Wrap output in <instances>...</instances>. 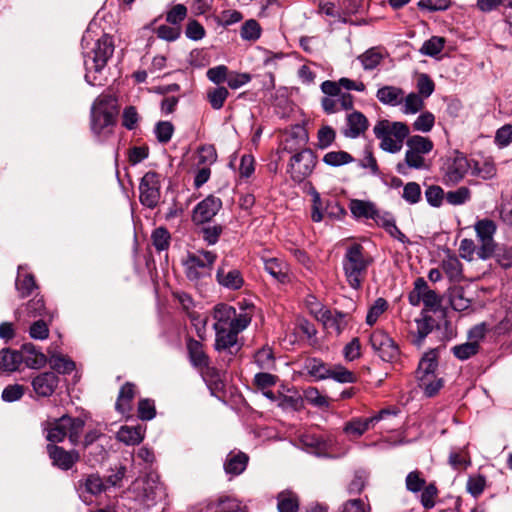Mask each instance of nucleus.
<instances>
[{"label":"nucleus","mask_w":512,"mask_h":512,"mask_svg":"<svg viewBox=\"0 0 512 512\" xmlns=\"http://www.w3.org/2000/svg\"><path fill=\"white\" fill-rule=\"evenodd\" d=\"M277 509L279 512H298L299 498L296 493L286 490L277 495Z\"/></svg>","instance_id":"41"},{"label":"nucleus","mask_w":512,"mask_h":512,"mask_svg":"<svg viewBox=\"0 0 512 512\" xmlns=\"http://www.w3.org/2000/svg\"><path fill=\"white\" fill-rule=\"evenodd\" d=\"M466 488L474 498H478L486 488L485 476L481 474L470 476L467 480Z\"/></svg>","instance_id":"64"},{"label":"nucleus","mask_w":512,"mask_h":512,"mask_svg":"<svg viewBox=\"0 0 512 512\" xmlns=\"http://www.w3.org/2000/svg\"><path fill=\"white\" fill-rule=\"evenodd\" d=\"M230 70L226 65H218L212 68H209L206 72V76L209 81L216 84L217 86H221L222 83L228 81Z\"/></svg>","instance_id":"63"},{"label":"nucleus","mask_w":512,"mask_h":512,"mask_svg":"<svg viewBox=\"0 0 512 512\" xmlns=\"http://www.w3.org/2000/svg\"><path fill=\"white\" fill-rule=\"evenodd\" d=\"M402 198L409 204H417L422 198L421 187L417 182H408L403 187Z\"/></svg>","instance_id":"61"},{"label":"nucleus","mask_w":512,"mask_h":512,"mask_svg":"<svg viewBox=\"0 0 512 512\" xmlns=\"http://www.w3.org/2000/svg\"><path fill=\"white\" fill-rule=\"evenodd\" d=\"M329 378L339 383H355L357 381L355 373L341 365L330 366Z\"/></svg>","instance_id":"52"},{"label":"nucleus","mask_w":512,"mask_h":512,"mask_svg":"<svg viewBox=\"0 0 512 512\" xmlns=\"http://www.w3.org/2000/svg\"><path fill=\"white\" fill-rule=\"evenodd\" d=\"M406 146L411 151L424 157V155L429 154L433 150L434 144L428 137L412 135L407 137Z\"/></svg>","instance_id":"42"},{"label":"nucleus","mask_w":512,"mask_h":512,"mask_svg":"<svg viewBox=\"0 0 512 512\" xmlns=\"http://www.w3.org/2000/svg\"><path fill=\"white\" fill-rule=\"evenodd\" d=\"M114 49L112 37L105 34L96 41L92 51L85 56V79L90 85H95L96 81V77L91 78V71L101 72L112 57Z\"/></svg>","instance_id":"5"},{"label":"nucleus","mask_w":512,"mask_h":512,"mask_svg":"<svg viewBox=\"0 0 512 512\" xmlns=\"http://www.w3.org/2000/svg\"><path fill=\"white\" fill-rule=\"evenodd\" d=\"M233 316H235V308L228 304L220 303L213 309V318L216 321L214 325L222 327L230 326Z\"/></svg>","instance_id":"47"},{"label":"nucleus","mask_w":512,"mask_h":512,"mask_svg":"<svg viewBox=\"0 0 512 512\" xmlns=\"http://www.w3.org/2000/svg\"><path fill=\"white\" fill-rule=\"evenodd\" d=\"M396 169L398 173L405 175L407 169L424 170L428 169V165L422 155L407 148L404 162L398 163Z\"/></svg>","instance_id":"36"},{"label":"nucleus","mask_w":512,"mask_h":512,"mask_svg":"<svg viewBox=\"0 0 512 512\" xmlns=\"http://www.w3.org/2000/svg\"><path fill=\"white\" fill-rule=\"evenodd\" d=\"M471 175L483 180H490L497 174L496 165L492 159L486 158L482 161H471Z\"/></svg>","instance_id":"37"},{"label":"nucleus","mask_w":512,"mask_h":512,"mask_svg":"<svg viewBox=\"0 0 512 512\" xmlns=\"http://www.w3.org/2000/svg\"><path fill=\"white\" fill-rule=\"evenodd\" d=\"M23 363V354L17 350L4 348L0 350V370L14 372Z\"/></svg>","instance_id":"34"},{"label":"nucleus","mask_w":512,"mask_h":512,"mask_svg":"<svg viewBox=\"0 0 512 512\" xmlns=\"http://www.w3.org/2000/svg\"><path fill=\"white\" fill-rule=\"evenodd\" d=\"M15 286L21 298L28 297L38 288L34 276L30 273L19 275L16 279Z\"/></svg>","instance_id":"49"},{"label":"nucleus","mask_w":512,"mask_h":512,"mask_svg":"<svg viewBox=\"0 0 512 512\" xmlns=\"http://www.w3.org/2000/svg\"><path fill=\"white\" fill-rule=\"evenodd\" d=\"M49 321L47 318H40L32 323L29 329V335L36 340H45L49 336Z\"/></svg>","instance_id":"62"},{"label":"nucleus","mask_w":512,"mask_h":512,"mask_svg":"<svg viewBox=\"0 0 512 512\" xmlns=\"http://www.w3.org/2000/svg\"><path fill=\"white\" fill-rule=\"evenodd\" d=\"M217 282L230 290H239L244 284V279L238 269H227L226 262L223 261L216 273Z\"/></svg>","instance_id":"22"},{"label":"nucleus","mask_w":512,"mask_h":512,"mask_svg":"<svg viewBox=\"0 0 512 512\" xmlns=\"http://www.w3.org/2000/svg\"><path fill=\"white\" fill-rule=\"evenodd\" d=\"M308 139L306 129L300 125H295L283 133L281 149L294 155L301 150L309 149L306 147Z\"/></svg>","instance_id":"14"},{"label":"nucleus","mask_w":512,"mask_h":512,"mask_svg":"<svg viewBox=\"0 0 512 512\" xmlns=\"http://www.w3.org/2000/svg\"><path fill=\"white\" fill-rule=\"evenodd\" d=\"M318 318L323 322L325 328L333 330L339 335L347 327L350 315L337 310L321 308Z\"/></svg>","instance_id":"19"},{"label":"nucleus","mask_w":512,"mask_h":512,"mask_svg":"<svg viewBox=\"0 0 512 512\" xmlns=\"http://www.w3.org/2000/svg\"><path fill=\"white\" fill-rule=\"evenodd\" d=\"M119 441L126 445H137L144 439V430L138 426H123L117 433Z\"/></svg>","instance_id":"39"},{"label":"nucleus","mask_w":512,"mask_h":512,"mask_svg":"<svg viewBox=\"0 0 512 512\" xmlns=\"http://www.w3.org/2000/svg\"><path fill=\"white\" fill-rule=\"evenodd\" d=\"M372 263L373 257L361 244L354 243L347 247L342 260V267L351 288L359 289L362 286L368 268Z\"/></svg>","instance_id":"1"},{"label":"nucleus","mask_w":512,"mask_h":512,"mask_svg":"<svg viewBox=\"0 0 512 512\" xmlns=\"http://www.w3.org/2000/svg\"><path fill=\"white\" fill-rule=\"evenodd\" d=\"M408 301L412 306H419L423 302L424 309L422 311H427L428 314L438 311L441 306V298L428 287L422 277L415 280L414 288L408 295Z\"/></svg>","instance_id":"9"},{"label":"nucleus","mask_w":512,"mask_h":512,"mask_svg":"<svg viewBox=\"0 0 512 512\" xmlns=\"http://www.w3.org/2000/svg\"><path fill=\"white\" fill-rule=\"evenodd\" d=\"M217 255L212 251H201L199 254H189L185 261L186 276L190 280H198L208 274L213 267Z\"/></svg>","instance_id":"10"},{"label":"nucleus","mask_w":512,"mask_h":512,"mask_svg":"<svg viewBox=\"0 0 512 512\" xmlns=\"http://www.w3.org/2000/svg\"><path fill=\"white\" fill-rule=\"evenodd\" d=\"M85 422L79 417L63 415L60 418L47 421L44 426L46 439L49 444H56L64 441L66 437L76 445L80 439Z\"/></svg>","instance_id":"4"},{"label":"nucleus","mask_w":512,"mask_h":512,"mask_svg":"<svg viewBox=\"0 0 512 512\" xmlns=\"http://www.w3.org/2000/svg\"><path fill=\"white\" fill-rule=\"evenodd\" d=\"M229 96V91L224 86H217L207 90L206 99L212 109L220 110Z\"/></svg>","instance_id":"46"},{"label":"nucleus","mask_w":512,"mask_h":512,"mask_svg":"<svg viewBox=\"0 0 512 512\" xmlns=\"http://www.w3.org/2000/svg\"><path fill=\"white\" fill-rule=\"evenodd\" d=\"M252 316L253 306L241 308L240 313L235 311V316H233L229 327L239 334L248 327L252 320Z\"/></svg>","instance_id":"48"},{"label":"nucleus","mask_w":512,"mask_h":512,"mask_svg":"<svg viewBox=\"0 0 512 512\" xmlns=\"http://www.w3.org/2000/svg\"><path fill=\"white\" fill-rule=\"evenodd\" d=\"M317 165V155L312 149L301 150L292 155L287 165V174L297 184L306 180Z\"/></svg>","instance_id":"6"},{"label":"nucleus","mask_w":512,"mask_h":512,"mask_svg":"<svg viewBox=\"0 0 512 512\" xmlns=\"http://www.w3.org/2000/svg\"><path fill=\"white\" fill-rule=\"evenodd\" d=\"M46 449L52 465L62 471L72 469L80 461V453L75 449L65 450L56 444H48Z\"/></svg>","instance_id":"15"},{"label":"nucleus","mask_w":512,"mask_h":512,"mask_svg":"<svg viewBox=\"0 0 512 512\" xmlns=\"http://www.w3.org/2000/svg\"><path fill=\"white\" fill-rule=\"evenodd\" d=\"M204 341L205 340H201L200 338L195 339L189 334H186L184 337L187 358L194 369L204 366L205 363L210 360Z\"/></svg>","instance_id":"17"},{"label":"nucleus","mask_w":512,"mask_h":512,"mask_svg":"<svg viewBox=\"0 0 512 512\" xmlns=\"http://www.w3.org/2000/svg\"><path fill=\"white\" fill-rule=\"evenodd\" d=\"M77 489L80 493L98 496L107 490V485L99 474L92 473L84 475L78 481Z\"/></svg>","instance_id":"26"},{"label":"nucleus","mask_w":512,"mask_h":512,"mask_svg":"<svg viewBox=\"0 0 512 512\" xmlns=\"http://www.w3.org/2000/svg\"><path fill=\"white\" fill-rule=\"evenodd\" d=\"M50 367L60 374H69L75 369V363L67 357L53 355L49 359Z\"/></svg>","instance_id":"55"},{"label":"nucleus","mask_w":512,"mask_h":512,"mask_svg":"<svg viewBox=\"0 0 512 512\" xmlns=\"http://www.w3.org/2000/svg\"><path fill=\"white\" fill-rule=\"evenodd\" d=\"M262 260L265 271L275 280L281 284H285L290 281L288 266L284 261L278 258H262Z\"/></svg>","instance_id":"30"},{"label":"nucleus","mask_w":512,"mask_h":512,"mask_svg":"<svg viewBox=\"0 0 512 512\" xmlns=\"http://www.w3.org/2000/svg\"><path fill=\"white\" fill-rule=\"evenodd\" d=\"M299 440L303 447L316 455H325L331 447L328 440L313 433H304L299 437Z\"/></svg>","instance_id":"28"},{"label":"nucleus","mask_w":512,"mask_h":512,"mask_svg":"<svg viewBox=\"0 0 512 512\" xmlns=\"http://www.w3.org/2000/svg\"><path fill=\"white\" fill-rule=\"evenodd\" d=\"M349 208L355 218L372 219L377 207L373 202L353 199L350 201Z\"/></svg>","instance_id":"38"},{"label":"nucleus","mask_w":512,"mask_h":512,"mask_svg":"<svg viewBox=\"0 0 512 512\" xmlns=\"http://www.w3.org/2000/svg\"><path fill=\"white\" fill-rule=\"evenodd\" d=\"M474 229L479 242V247L477 248L478 257L483 260L491 258L496 248L494 235L497 226L495 222L487 218L481 219L475 223Z\"/></svg>","instance_id":"8"},{"label":"nucleus","mask_w":512,"mask_h":512,"mask_svg":"<svg viewBox=\"0 0 512 512\" xmlns=\"http://www.w3.org/2000/svg\"><path fill=\"white\" fill-rule=\"evenodd\" d=\"M471 169V161L463 154L456 152L455 156L447 162L443 176L446 185H456L463 180Z\"/></svg>","instance_id":"13"},{"label":"nucleus","mask_w":512,"mask_h":512,"mask_svg":"<svg viewBox=\"0 0 512 512\" xmlns=\"http://www.w3.org/2000/svg\"><path fill=\"white\" fill-rule=\"evenodd\" d=\"M376 97L384 105L397 106L404 100V91L399 87L387 85L377 90Z\"/></svg>","instance_id":"35"},{"label":"nucleus","mask_w":512,"mask_h":512,"mask_svg":"<svg viewBox=\"0 0 512 512\" xmlns=\"http://www.w3.org/2000/svg\"><path fill=\"white\" fill-rule=\"evenodd\" d=\"M373 133L380 140L379 146L383 151L397 153L402 149L410 129L404 122L382 119L375 124Z\"/></svg>","instance_id":"3"},{"label":"nucleus","mask_w":512,"mask_h":512,"mask_svg":"<svg viewBox=\"0 0 512 512\" xmlns=\"http://www.w3.org/2000/svg\"><path fill=\"white\" fill-rule=\"evenodd\" d=\"M222 207V201L220 198L210 195L203 199L193 211V221L195 223H206L212 220V218L218 213Z\"/></svg>","instance_id":"18"},{"label":"nucleus","mask_w":512,"mask_h":512,"mask_svg":"<svg viewBox=\"0 0 512 512\" xmlns=\"http://www.w3.org/2000/svg\"><path fill=\"white\" fill-rule=\"evenodd\" d=\"M437 367L438 355L436 350L432 349L421 358L416 372L417 378L419 379V376H433Z\"/></svg>","instance_id":"40"},{"label":"nucleus","mask_w":512,"mask_h":512,"mask_svg":"<svg viewBox=\"0 0 512 512\" xmlns=\"http://www.w3.org/2000/svg\"><path fill=\"white\" fill-rule=\"evenodd\" d=\"M470 199L471 191L465 186H461L456 190L448 191L446 193V201L453 206L463 205Z\"/></svg>","instance_id":"59"},{"label":"nucleus","mask_w":512,"mask_h":512,"mask_svg":"<svg viewBox=\"0 0 512 512\" xmlns=\"http://www.w3.org/2000/svg\"><path fill=\"white\" fill-rule=\"evenodd\" d=\"M24 351L25 354H23V362L29 368L39 369L47 363L46 356L42 352L36 350L32 344L25 345Z\"/></svg>","instance_id":"43"},{"label":"nucleus","mask_w":512,"mask_h":512,"mask_svg":"<svg viewBox=\"0 0 512 512\" xmlns=\"http://www.w3.org/2000/svg\"><path fill=\"white\" fill-rule=\"evenodd\" d=\"M418 380L419 386L428 397L435 396L443 387V380L437 378L435 374L433 376H419Z\"/></svg>","instance_id":"50"},{"label":"nucleus","mask_w":512,"mask_h":512,"mask_svg":"<svg viewBox=\"0 0 512 512\" xmlns=\"http://www.w3.org/2000/svg\"><path fill=\"white\" fill-rule=\"evenodd\" d=\"M369 475L363 471H355L353 478L347 486V491L350 495H359L365 489L368 483Z\"/></svg>","instance_id":"54"},{"label":"nucleus","mask_w":512,"mask_h":512,"mask_svg":"<svg viewBox=\"0 0 512 512\" xmlns=\"http://www.w3.org/2000/svg\"><path fill=\"white\" fill-rule=\"evenodd\" d=\"M358 59L365 70H372L381 63L383 55L376 48H371L360 55Z\"/></svg>","instance_id":"57"},{"label":"nucleus","mask_w":512,"mask_h":512,"mask_svg":"<svg viewBox=\"0 0 512 512\" xmlns=\"http://www.w3.org/2000/svg\"><path fill=\"white\" fill-rule=\"evenodd\" d=\"M478 351H479V344L476 340L471 341V342H466V343L454 346L452 348V352H453L454 356L462 361L467 360L470 357L476 355L478 353Z\"/></svg>","instance_id":"56"},{"label":"nucleus","mask_w":512,"mask_h":512,"mask_svg":"<svg viewBox=\"0 0 512 512\" xmlns=\"http://www.w3.org/2000/svg\"><path fill=\"white\" fill-rule=\"evenodd\" d=\"M254 361L261 370H274L276 360L273 350L269 346H264L257 350L254 355Z\"/></svg>","instance_id":"45"},{"label":"nucleus","mask_w":512,"mask_h":512,"mask_svg":"<svg viewBox=\"0 0 512 512\" xmlns=\"http://www.w3.org/2000/svg\"><path fill=\"white\" fill-rule=\"evenodd\" d=\"M207 509L214 510V512H248L246 506L242 505L239 500L228 496H221L209 502Z\"/></svg>","instance_id":"32"},{"label":"nucleus","mask_w":512,"mask_h":512,"mask_svg":"<svg viewBox=\"0 0 512 512\" xmlns=\"http://www.w3.org/2000/svg\"><path fill=\"white\" fill-rule=\"evenodd\" d=\"M441 269L450 282L458 283L463 280V265L455 254L449 250L441 261Z\"/></svg>","instance_id":"27"},{"label":"nucleus","mask_w":512,"mask_h":512,"mask_svg":"<svg viewBox=\"0 0 512 512\" xmlns=\"http://www.w3.org/2000/svg\"><path fill=\"white\" fill-rule=\"evenodd\" d=\"M59 377L54 372H43L32 379V387L39 397H50L56 390Z\"/></svg>","instance_id":"20"},{"label":"nucleus","mask_w":512,"mask_h":512,"mask_svg":"<svg viewBox=\"0 0 512 512\" xmlns=\"http://www.w3.org/2000/svg\"><path fill=\"white\" fill-rule=\"evenodd\" d=\"M215 330L214 349L218 352L228 351L231 355L238 352L241 346L238 345V333L230 327L213 325Z\"/></svg>","instance_id":"16"},{"label":"nucleus","mask_w":512,"mask_h":512,"mask_svg":"<svg viewBox=\"0 0 512 512\" xmlns=\"http://www.w3.org/2000/svg\"><path fill=\"white\" fill-rule=\"evenodd\" d=\"M136 395V386L131 382H126L119 390L115 403V409L122 415L129 414L132 410V401Z\"/></svg>","instance_id":"29"},{"label":"nucleus","mask_w":512,"mask_h":512,"mask_svg":"<svg viewBox=\"0 0 512 512\" xmlns=\"http://www.w3.org/2000/svg\"><path fill=\"white\" fill-rule=\"evenodd\" d=\"M118 115L117 100L111 95L98 96L91 108V129L95 135L110 134Z\"/></svg>","instance_id":"2"},{"label":"nucleus","mask_w":512,"mask_h":512,"mask_svg":"<svg viewBox=\"0 0 512 512\" xmlns=\"http://www.w3.org/2000/svg\"><path fill=\"white\" fill-rule=\"evenodd\" d=\"M130 490L135 495V500L148 507L154 505L165 494L163 484L153 476L136 479Z\"/></svg>","instance_id":"7"},{"label":"nucleus","mask_w":512,"mask_h":512,"mask_svg":"<svg viewBox=\"0 0 512 512\" xmlns=\"http://www.w3.org/2000/svg\"><path fill=\"white\" fill-rule=\"evenodd\" d=\"M370 344L383 361L393 362L399 356L397 344L383 330H375L370 335Z\"/></svg>","instance_id":"12"},{"label":"nucleus","mask_w":512,"mask_h":512,"mask_svg":"<svg viewBox=\"0 0 512 512\" xmlns=\"http://www.w3.org/2000/svg\"><path fill=\"white\" fill-rule=\"evenodd\" d=\"M196 370L200 373L213 395L223 390L224 382L222 374L216 367L211 365V359L207 361L204 366H200Z\"/></svg>","instance_id":"24"},{"label":"nucleus","mask_w":512,"mask_h":512,"mask_svg":"<svg viewBox=\"0 0 512 512\" xmlns=\"http://www.w3.org/2000/svg\"><path fill=\"white\" fill-rule=\"evenodd\" d=\"M373 426L372 420L370 417L368 418H353L349 422H347L344 426V432L347 435L359 438L361 437L369 428Z\"/></svg>","instance_id":"44"},{"label":"nucleus","mask_w":512,"mask_h":512,"mask_svg":"<svg viewBox=\"0 0 512 512\" xmlns=\"http://www.w3.org/2000/svg\"><path fill=\"white\" fill-rule=\"evenodd\" d=\"M151 240L157 251H165L170 246L171 235L165 227H158L152 232Z\"/></svg>","instance_id":"53"},{"label":"nucleus","mask_w":512,"mask_h":512,"mask_svg":"<svg viewBox=\"0 0 512 512\" xmlns=\"http://www.w3.org/2000/svg\"><path fill=\"white\" fill-rule=\"evenodd\" d=\"M160 187V175L156 172H147L139 185L140 202L148 208H155L160 199Z\"/></svg>","instance_id":"11"},{"label":"nucleus","mask_w":512,"mask_h":512,"mask_svg":"<svg viewBox=\"0 0 512 512\" xmlns=\"http://www.w3.org/2000/svg\"><path fill=\"white\" fill-rule=\"evenodd\" d=\"M240 35L244 40H258L261 36L260 24L254 19L247 20L241 27Z\"/></svg>","instance_id":"60"},{"label":"nucleus","mask_w":512,"mask_h":512,"mask_svg":"<svg viewBox=\"0 0 512 512\" xmlns=\"http://www.w3.org/2000/svg\"><path fill=\"white\" fill-rule=\"evenodd\" d=\"M23 313L28 318H47L49 322H52L56 314L54 310L46 307L43 296L39 294H36L25 304Z\"/></svg>","instance_id":"23"},{"label":"nucleus","mask_w":512,"mask_h":512,"mask_svg":"<svg viewBox=\"0 0 512 512\" xmlns=\"http://www.w3.org/2000/svg\"><path fill=\"white\" fill-rule=\"evenodd\" d=\"M388 308V302L386 299L380 297L377 298L373 305L369 308L367 316H366V323L370 326L374 325L378 318L387 310Z\"/></svg>","instance_id":"58"},{"label":"nucleus","mask_w":512,"mask_h":512,"mask_svg":"<svg viewBox=\"0 0 512 512\" xmlns=\"http://www.w3.org/2000/svg\"><path fill=\"white\" fill-rule=\"evenodd\" d=\"M249 457L244 452H230L224 462V470L231 476H238L242 474L248 464Z\"/></svg>","instance_id":"31"},{"label":"nucleus","mask_w":512,"mask_h":512,"mask_svg":"<svg viewBox=\"0 0 512 512\" xmlns=\"http://www.w3.org/2000/svg\"><path fill=\"white\" fill-rule=\"evenodd\" d=\"M369 127V122L366 116L359 112L354 111L346 116V126L342 133L347 138H357L363 135Z\"/></svg>","instance_id":"21"},{"label":"nucleus","mask_w":512,"mask_h":512,"mask_svg":"<svg viewBox=\"0 0 512 512\" xmlns=\"http://www.w3.org/2000/svg\"><path fill=\"white\" fill-rule=\"evenodd\" d=\"M416 333L413 336L412 343L420 348L423 345L425 338L438 326L436 320L427 313L421 311V317L415 320Z\"/></svg>","instance_id":"25"},{"label":"nucleus","mask_w":512,"mask_h":512,"mask_svg":"<svg viewBox=\"0 0 512 512\" xmlns=\"http://www.w3.org/2000/svg\"><path fill=\"white\" fill-rule=\"evenodd\" d=\"M303 369L315 381H321L329 378L330 365L319 358H307L304 361Z\"/></svg>","instance_id":"33"},{"label":"nucleus","mask_w":512,"mask_h":512,"mask_svg":"<svg viewBox=\"0 0 512 512\" xmlns=\"http://www.w3.org/2000/svg\"><path fill=\"white\" fill-rule=\"evenodd\" d=\"M323 162L332 167H339L352 163L354 158L346 151H330L323 156Z\"/></svg>","instance_id":"51"}]
</instances>
